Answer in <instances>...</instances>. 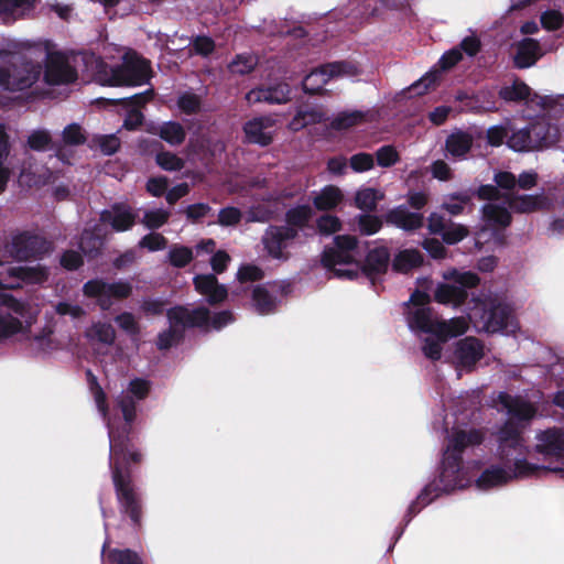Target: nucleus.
Listing matches in <instances>:
<instances>
[{"mask_svg":"<svg viewBox=\"0 0 564 564\" xmlns=\"http://www.w3.org/2000/svg\"><path fill=\"white\" fill-rule=\"evenodd\" d=\"M365 120V113L359 110L339 112L330 126L335 130H346L360 124Z\"/></svg>","mask_w":564,"mask_h":564,"instance_id":"obj_47","label":"nucleus"},{"mask_svg":"<svg viewBox=\"0 0 564 564\" xmlns=\"http://www.w3.org/2000/svg\"><path fill=\"white\" fill-rule=\"evenodd\" d=\"M78 73L74 66L70 65L68 57L63 52L47 53L44 80L46 84L67 85L77 80Z\"/></svg>","mask_w":564,"mask_h":564,"instance_id":"obj_11","label":"nucleus"},{"mask_svg":"<svg viewBox=\"0 0 564 564\" xmlns=\"http://www.w3.org/2000/svg\"><path fill=\"white\" fill-rule=\"evenodd\" d=\"M507 145L517 152H528L535 150L529 126L527 128L513 131L507 140Z\"/></svg>","mask_w":564,"mask_h":564,"instance_id":"obj_45","label":"nucleus"},{"mask_svg":"<svg viewBox=\"0 0 564 564\" xmlns=\"http://www.w3.org/2000/svg\"><path fill=\"white\" fill-rule=\"evenodd\" d=\"M376 160L379 166L391 167L400 161V154L393 145L387 144L376 151Z\"/></svg>","mask_w":564,"mask_h":564,"instance_id":"obj_57","label":"nucleus"},{"mask_svg":"<svg viewBox=\"0 0 564 564\" xmlns=\"http://www.w3.org/2000/svg\"><path fill=\"white\" fill-rule=\"evenodd\" d=\"M177 107L185 115H195L200 111L202 99L193 93H184L177 99Z\"/></svg>","mask_w":564,"mask_h":564,"instance_id":"obj_59","label":"nucleus"},{"mask_svg":"<svg viewBox=\"0 0 564 564\" xmlns=\"http://www.w3.org/2000/svg\"><path fill=\"white\" fill-rule=\"evenodd\" d=\"M463 480V470L456 471L453 468L441 467L438 478L432 482L436 488L434 497H438L443 492H451L456 488H462Z\"/></svg>","mask_w":564,"mask_h":564,"instance_id":"obj_31","label":"nucleus"},{"mask_svg":"<svg viewBox=\"0 0 564 564\" xmlns=\"http://www.w3.org/2000/svg\"><path fill=\"white\" fill-rule=\"evenodd\" d=\"M469 234V229L462 224L452 223L442 235V239L447 245H456L465 239Z\"/></svg>","mask_w":564,"mask_h":564,"instance_id":"obj_61","label":"nucleus"},{"mask_svg":"<svg viewBox=\"0 0 564 564\" xmlns=\"http://www.w3.org/2000/svg\"><path fill=\"white\" fill-rule=\"evenodd\" d=\"M274 124L275 120L269 116L256 117L248 120L242 127L245 142L263 148L269 147L274 139L273 132L270 131Z\"/></svg>","mask_w":564,"mask_h":564,"instance_id":"obj_12","label":"nucleus"},{"mask_svg":"<svg viewBox=\"0 0 564 564\" xmlns=\"http://www.w3.org/2000/svg\"><path fill=\"white\" fill-rule=\"evenodd\" d=\"M167 258L172 267L182 269L193 261L194 254L191 248L176 245L170 249Z\"/></svg>","mask_w":564,"mask_h":564,"instance_id":"obj_49","label":"nucleus"},{"mask_svg":"<svg viewBox=\"0 0 564 564\" xmlns=\"http://www.w3.org/2000/svg\"><path fill=\"white\" fill-rule=\"evenodd\" d=\"M357 225L361 235L370 236L382 228V220L376 215L361 214L357 217Z\"/></svg>","mask_w":564,"mask_h":564,"instance_id":"obj_56","label":"nucleus"},{"mask_svg":"<svg viewBox=\"0 0 564 564\" xmlns=\"http://www.w3.org/2000/svg\"><path fill=\"white\" fill-rule=\"evenodd\" d=\"M154 144L161 149H163V145L161 142L155 141ZM155 163L164 171L167 172H178L181 171L185 162L182 158L176 155L173 152L161 150L155 155Z\"/></svg>","mask_w":564,"mask_h":564,"instance_id":"obj_43","label":"nucleus"},{"mask_svg":"<svg viewBox=\"0 0 564 564\" xmlns=\"http://www.w3.org/2000/svg\"><path fill=\"white\" fill-rule=\"evenodd\" d=\"M321 262L327 270L336 269L340 264H352L355 262L354 254L341 251L334 247H325L322 252Z\"/></svg>","mask_w":564,"mask_h":564,"instance_id":"obj_40","label":"nucleus"},{"mask_svg":"<svg viewBox=\"0 0 564 564\" xmlns=\"http://www.w3.org/2000/svg\"><path fill=\"white\" fill-rule=\"evenodd\" d=\"M390 263V251L387 247L370 249L361 262L360 272L375 286L378 279L387 273Z\"/></svg>","mask_w":564,"mask_h":564,"instance_id":"obj_13","label":"nucleus"},{"mask_svg":"<svg viewBox=\"0 0 564 564\" xmlns=\"http://www.w3.org/2000/svg\"><path fill=\"white\" fill-rule=\"evenodd\" d=\"M378 199L377 191L368 187L357 192L355 203L361 210L373 212L377 208Z\"/></svg>","mask_w":564,"mask_h":564,"instance_id":"obj_54","label":"nucleus"},{"mask_svg":"<svg viewBox=\"0 0 564 564\" xmlns=\"http://www.w3.org/2000/svg\"><path fill=\"white\" fill-rule=\"evenodd\" d=\"M473 144L474 138L469 132L456 130L446 138L445 149L452 158L463 159L469 153Z\"/></svg>","mask_w":564,"mask_h":564,"instance_id":"obj_25","label":"nucleus"},{"mask_svg":"<svg viewBox=\"0 0 564 564\" xmlns=\"http://www.w3.org/2000/svg\"><path fill=\"white\" fill-rule=\"evenodd\" d=\"M344 199L341 191L335 185H326L313 198V205L317 210L327 212L336 208Z\"/></svg>","mask_w":564,"mask_h":564,"instance_id":"obj_33","label":"nucleus"},{"mask_svg":"<svg viewBox=\"0 0 564 564\" xmlns=\"http://www.w3.org/2000/svg\"><path fill=\"white\" fill-rule=\"evenodd\" d=\"M247 99L249 102L285 104L291 99V87L286 83H279L267 88H256L248 93Z\"/></svg>","mask_w":564,"mask_h":564,"instance_id":"obj_21","label":"nucleus"},{"mask_svg":"<svg viewBox=\"0 0 564 564\" xmlns=\"http://www.w3.org/2000/svg\"><path fill=\"white\" fill-rule=\"evenodd\" d=\"M508 207L518 214H530L539 210H546L550 207L549 198L543 195H516L506 194L503 196Z\"/></svg>","mask_w":564,"mask_h":564,"instance_id":"obj_20","label":"nucleus"},{"mask_svg":"<svg viewBox=\"0 0 564 564\" xmlns=\"http://www.w3.org/2000/svg\"><path fill=\"white\" fill-rule=\"evenodd\" d=\"M501 401L508 409V413L511 416L510 420L512 421L518 420L528 422L532 420L536 414L535 406L520 398H510L509 395L505 394L501 395Z\"/></svg>","mask_w":564,"mask_h":564,"instance_id":"obj_29","label":"nucleus"},{"mask_svg":"<svg viewBox=\"0 0 564 564\" xmlns=\"http://www.w3.org/2000/svg\"><path fill=\"white\" fill-rule=\"evenodd\" d=\"M257 65V59L250 54H238L236 58L228 65V69L232 74L247 75L251 73Z\"/></svg>","mask_w":564,"mask_h":564,"instance_id":"obj_52","label":"nucleus"},{"mask_svg":"<svg viewBox=\"0 0 564 564\" xmlns=\"http://www.w3.org/2000/svg\"><path fill=\"white\" fill-rule=\"evenodd\" d=\"M297 238V232L282 225H270L262 235L261 242L268 256L282 262L291 258L288 250Z\"/></svg>","mask_w":564,"mask_h":564,"instance_id":"obj_10","label":"nucleus"},{"mask_svg":"<svg viewBox=\"0 0 564 564\" xmlns=\"http://www.w3.org/2000/svg\"><path fill=\"white\" fill-rule=\"evenodd\" d=\"M455 356L463 367H473L484 357V344L476 337H465L456 344Z\"/></svg>","mask_w":564,"mask_h":564,"instance_id":"obj_22","label":"nucleus"},{"mask_svg":"<svg viewBox=\"0 0 564 564\" xmlns=\"http://www.w3.org/2000/svg\"><path fill=\"white\" fill-rule=\"evenodd\" d=\"M511 317L508 304L490 299L475 308L470 319L479 332L494 334L507 329Z\"/></svg>","mask_w":564,"mask_h":564,"instance_id":"obj_7","label":"nucleus"},{"mask_svg":"<svg viewBox=\"0 0 564 564\" xmlns=\"http://www.w3.org/2000/svg\"><path fill=\"white\" fill-rule=\"evenodd\" d=\"M195 291L206 299L210 306L223 304L228 297L226 285L220 284L217 276L213 273L196 274L193 278Z\"/></svg>","mask_w":564,"mask_h":564,"instance_id":"obj_14","label":"nucleus"},{"mask_svg":"<svg viewBox=\"0 0 564 564\" xmlns=\"http://www.w3.org/2000/svg\"><path fill=\"white\" fill-rule=\"evenodd\" d=\"M434 492H436V488L433 484H427L419 494L416 499L411 502L408 508V511L404 516L405 524H408L414 516H416L422 508L431 503L436 497H434Z\"/></svg>","mask_w":564,"mask_h":564,"instance_id":"obj_41","label":"nucleus"},{"mask_svg":"<svg viewBox=\"0 0 564 564\" xmlns=\"http://www.w3.org/2000/svg\"><path fill=\"white\" fill-rule=\"evenodd\" d=\"M9 278L15 280L7 285L8 289H15L24 284H42L48 279V271L45 267L36 264L29 265H12L7 268Z\"/></svg>","mask_w":564,"mask_h":564,"instance_id":"obj_17","label":"nucleus"},{"mask_svg":"<svg viewBox=\"0 0 564 564\" xmlns=\"http://www.w3.org/2000/svg\"><path fill=\"white\" fill-rule=\"evenodd\" d=\"M531 88L524 83L520 80H516L510 86H503L500 88L498 95L501 99L506 101H523L530 97Z\"/></svg>","mask_w":564,"mask_h":564,"instance_id":"obj_44","label":"nucleus"},{"mask_svg":"<svg viewBox=\"0 0 564 564\" xmlns=\"http://www.w3.org/2000/svg\"><path fill=\"white\" fill-rule=\"evenodd\" d=\"M192 47L195 54L207 57L215 51V41L210 36L197 35L192 41Z\"/></svg>","mask_w":564,"mask_h":564,"instance_id":"obj_64","label":"nucleus"},{"mask_svg":"<svg viewBox=\"0 0 564 564\" xmlns=\"http://www.w3.org/2000/svg\"><path fill=\"white\" fill-rule=\"evenodd\" d=\"M252 301L254 306L260 314H270L275 310V300L269 293V291L258 285L252 291Z\"/></svg>","mask_w":564,"mask_h":564,"instance_id":"obj_46","label":"nucleus"},{"mask_svg":"<svg viewBox=\"0 0 564 564\" xmlns=\"http://www.w3.org/2000/svg\"><path fill=\"white\" fill-rule=\"evenodd\" d=\"M10 153L9 135L6 132L4 126L0 124V193H2L10 178V169L4 165Z\"/></svg>","mask_w":564,"mask_h":564,"instance_id":"obj_42","label":"nucleus"},{"mask_svg":"<svg viewBox=\"0 0 564 564\" xmlns=\"http://www.w3.org/2000/svg\"><path fill=\"white\" fill-rule=\"evenodd\" d=\"M447 278L453 280L457 286L464 288L466 291L467 289L477 288L480 283L478 274L471 271L459 272L457 270H453Z\"/></svg>","mask_w":564,"mask_h":564,"instance_id":"obj_58","label":"nucleus"},{"mask_svg":"<svg viewBox=\"0 0 564 564\" xmlns=\"http://www.w3.org/2000/svg\"><path fill=\"white\" fill-rule=\"evenodd\" d=\"M83 294L95 299L97 305L107 311L112 306L113 300L128 299L132 294V285L127 281L108 283L102 279H91L84 283Z\"/></svg>","mask_w":564,"mask_h":564,"instance_id":"obj_8","label":"nucleus"},{"mask_svg":"<svg viewBox=\"0 0 564 564\" xmlns=\"http://www.w3.org/2000/svg\"><path fill=\"white\" fill-rule=\"evenodd\" d=\"M423 256L416 249H405L400 251L392 261V269L399 273H408L412 269L421 267Z\"/></svg>","mask_w":564,"mask_h":564,"instance_id":"obj_38","label":"nucleus"},{"mask_svg":"<svg viewBox=\"0 0 564 564\" xmlns=\"http://www.w3.org/2000/svg\"><path fill=\"white\" fill-rule=\"evenodd\" d=\"M170 216V212L162 208L148 210L143 215L142 223L147 228L155 230L165 225Z\"/></svg>","mask_w":564,"mask_h":564,"instance_id":"obj_55","label":"nucleus"},{"mask_svg":"<svg viewBox=\"0 0 564 564\" xmlns=\"http://www.w3.org/2000/svg\"><path fill=\"white\" fill-rule=\"evenodd\" d=\"M468 299V292L455 283H440L434 291L435 302L458 307Z\"/></svg>","mask_w":564,"mask_h":564,"instance_id":"obj_26","label":"nucleus"},{"mask_svg":"<svg viewBox=\"0 0 564 564\" xmlns=\"http://www.w3.org/2000/svg\"><path fill=\"white\" fill-rule=\"evenodd\" d=\"M534 149L550 147L556 142V129L545 121H535L529 124Z\"/></svg>","mask_w":564,"mask_h":564,"instance_id":"obj_32","label":"nucleus"},{"mask_svg":"<svg viewBox=\"0 0 564 564\" xmlns=\"http://www.w3.org/2000/svg\"><path fill=\"white\" fill-rule=\"evenodd\" d=\"M542 56L541 46L538 40L524 37L517 44L513 65L516 68L524 69L533 66Z\"/></svg>","mask_w":564,"mask_h":564,"instance_id":"obj_23","label":"nucleus"},{"mask_svg":"<svg viewBox=\"0 0 564 564\" xmlns=\"http://www.w3.org/2000/svg\"><path fill=\"white\" fill-rule=\"evenodd\" d=\"M482 442L484 434L479 430H459L452 435L447 448L463 455L467 447L480 445Z\"/></svg>","mask_w":564,"mask_h":564,"instance_id":"obj_30","label":"nucleus"},{"mask_svg":"<svg viewBox=\"0 0 564 564\" xmlns=\"http://www.w3.org/2000/svg\"><path fill=\"white\" fill-rule=\"evenodd\" d=\"M431 307H417L409 313L408 322L411 328L436 336V322L432 318Z\"/></svg>","mask_w":564,"mask_h":564,"instance_id":"obj_34","label":"nucleus"},{"mask_svg":"<svg viewBox=\"0 0 564 564\" xmlns=\"http://www.w3.org/2000/svg\"><path fill=\"white\" fill-rule=\"evenodd\" d=\"M232 322L234 315L230 311H220L212 316L210 311L208 310V318L206 324L203 326H192V328H199L205 332H208L209 329L220 330Z\"/></svg>","mask_w":564,"mask_h":564,"instance_id":"obj_50","label":"nucleus"},{"mask_svg":"<svg viewBox=\"0 0 564 564\" xmlns=\"http://www.w3.org/2000/svg\"><path fill=\"white\" fill-rule=\"evenodd\" d=\"M535 452L543 456L564 459V429L552 427L536 434Z\"/></svg>","mask_w":564,"mask_h":564,"instance_id":"obj_15","label":"nucleus"},{"mask_svg":"<svg viewBox=\"0 0 564 564\" xmlns=\"http://www.w3.org/2000/svg\"><path fill=\"white\" fill-rule=\"evenodd\" d=\"M326 120V113L319 107L303 106L297 109L289 126L291 130L300 131L307 126L321 123Z\"/></svg>","mask_w":564,"mask_h":564,"instance_id":"obj_27","label":"nucleus"},{"mask_svg":"<svg viewBox=\"0 0 564 564\" xmlns=\"http://www.w3.org/2000/svg\"><path fill=\"white\" fill-rule=\"evenodd\" d=\"M529 476L518 475L513 467H506L505 465H491L486 468L476 480V486L479 489L487 490L494 487L502 486L512 479L528 478Z\"/></svg>","mask_w":564,"mask_h":564,"instance_id":"obj_18","label":"nucleus"},{"mask_svg":"<svg viewBox=\"0 0 564 564\" xmlns=\"http://www.w3.org/2000/svg\"><path fill=\"white\" fill-rule=\"evenodd\" d=\"M360 74L359 67L349 61L325 63L312 69L303 79L302 88L308 95H323L325 85L333 78L354 77Z\"/></svg>","mask_w":564,"mask_h":564,"instance_id":"obj_5","label":"nucleus"},{"mask_svg":"<svg viewBox=\"0 0 564 564\" xmlns=\"http://www.w3.org/2000/svg\"><path fill=\"white\" fill-rule=\"evenodd\" d=\"M313 216L314 210L310 205H296L285 212V225L283 226L292 228L299 235L301 230L310 226Z\"/></svg>","mask_w":564,"mask_h":564,"instance_id":"obj_28","label":"nucleus"},{"mask_svg":"<svg viewBox=\"0 0 564 564\" xmlns=\"http://www.w3.org/2000/svg\"><path fill=\"white\" fill-rule=\"evenodd\" d=\"M137 216L130 206L116 203L111 206V209H105L100 213V220L104 224H109L115 231L123 232L135 225Z\"/></svg>","mask_w":564,"mask_h":564,"instance_id":"obj_16","label":"nucleus"},{"mask_svg":"<svg viewBox=\"0 0 564 564\" xmlns=\"http://www.w3.org/2000/svg\"><path fill=\"white\" fill-rule=\"evenodd\" d=\"M451 202H445L442 208L453 216L463 214L465 206L470 204L471 195L467 192L454 193L449 195Z\"/></svg>","mask_w":564,"mask_h":564,"instance_id":"obj_51","label":"nucleus"},{"mask_svg":"<svg viewBox=\"0 0 564 564\" xmlns=\"http://www.w3.org/2000/svg\"><path fill=\"white\" fill-rule=\"evenodd\" d=\"M147 132L160 137L172 147L181 145L186 139V130L178 121H165L161 124L150 123Z\"/></svg>","mask_w":564,"mask_h":564,"instance_id":"obj_24","label":"nucleus"},{"mask_svg":"<svg viewBox=\"0 0 564 564\" xmlns=\"http://www.w3.org/2000/svg\"><path fill=\"white\" fill-rule=\"evenodd\" d=\"M138 246L149 251H159L166 248L167 239L162 234L150 232L140 239Z\"/></svg>","mask_w":564,"mask_h":564,"instance_id":"obj_63","label":"nucleus"},{"mask_svg":"<svg viewBox=\"0 0 564 564\" xmlns=\"http://www.w3.org/2000/svg\"><path fill=\"white\" fill-rule=\"evenodd\" d=\"M349 165L354 172H367L375 166V159L370 153L359 152L350 156Z\"/></svg>","mask_w":564,"mask_h":564,"instance_id":"obj_62","label":"nucleus"},{"mask_svg":"<svg viewBox=\"0 0 564 564\" xmlns=\"http://www.w3.org/2000/svg\"><path fill=\"white\" fill-rule=\"evenodd\" d=\"M497 455L506 467H513L516 474L536 477L542 473L562 471L550 467L532 464L527 460L528 447L519 424L508 420L497 432Z\"/></svg>","mask_w":564,"mask_h":564,"instance_id":"obj_2","label":"nucleus"},{"mask_svg":"<svg viewBox=\"0 0 564 564\" xmlns=\"http://www.w3.org/2000/svg\"><path fill=\"white\" fill-rule=\"evenodd\" d=\"M151 75L150 62L137 52L126 53L121 65L111 68L109 86H141Z\"/></svg>","mask_w":564,"mask_h":564,"instance_id":"obj_6","label":"nucleus"},{"mask_svg":"<svg viewBox=\"0 0 564 564\" xmlns=\"http://www.w3.org/2000/svg\"><path fill=\"white\" fill-rule=\"evenodd\" d=\"M52 250V243L44 237L30 231L12 236L9 245L10 254L19 261L42 258Z\"/></svg>","mask_w":564,"mask_h":564,"instance_id":"obj_9","label":"nucleus"},{"mask_svg":"<svg viewBox=\"0 0 564 564\" xmlns=\"http://www.w3.org/2000/svg\"><path fill=\"white\" fill-rule=\"evenodd\" d=\"M105 246V239L95 230L85 229L79 239V250L88 259H96L101 254Z\"/></svg>","mask_w":564,"mask_h":564,"instance_id":"obj_36","label":"nucleus"},{"mask_svg":"<svg viewBox=\"0 0 564 564\" xmlns=\"http://www.w3.org/2000/svg\"><path fill=\"white\" fill-rule=\"evenodd\" d=\"M467 329L468 325L464 317H454L449 321L436 322V337L442 343L465 334Z\"/></svg>","mask_w":564,"mask_h":564,"instance_id":"obj_35","label":"nucleus"},{"mask_svg":"<svg viewBox=\"0 0 564 564\" xmlns=\"http://www.w3.org/2000/svg\"><path fill=\"white\" fill-rule=\"evenodd\" d=\"M36 0H0V18L6 22H13L24 11L34 8Z\"/></svg>","mask_w":564,"mask_h":564,"instance_id":"obj_37","label":"nucleus"},{"mask_svg":"<svg viewBox=\"0 0 564 564\" xmlns=\"http://www.w3.org/2000/svg\"><path fill=\"white\" fill-rule=\"evenodd\" d=\"M316 230L322 236H329L341 230L340 219L330 214H324L316 219Z\"/></svg>","mask_w":564,"mask_h":564,"instance_id":"obj_53","label":"nucleus"},{"mask_svg":"<svg viewBox=\"0 0 564 564\" xmlns=\"http://www.w3.org/2000/svg\"><path fill=\"white\" fill-rule=\"evenodd\" d=\"M43 72L42 65L23 52L0 51V86L9 91L31 88Z\"/></svg>","mask_w":564,"mask_h":564,"instance_id":"obj_3","label":"nucleus"},{"mask_svg":"<svg viewBox=\"0 0 564 564\" xmlns=\"http://www.w3.org/2000/svg\"><path fill=\"white\" fill-rule=\"evenodd\" d=\"M169 328L160 332L156 337V347L159 350H167L178 345L185 338V330L192 326H203L208 318V308L197 306L188 308L185 305H175L166 311Z\"/></svg>","mask_w":564,"mask_h":564,"instance_id":"obj_4","label":"nucleus"},{"mask_svg":"<svg viewBox=\"0 0 564 564\" xmlns=\"http://www.w3.org/2000/svg\"><path fill=\"white\" fill-rule=\"evenodd\" d=\"M384 221L404 231H415L424 226L421 213L410 212L404 205H399L384 215Z\"/></svg>","mask_w":564,"mask_h":564,"instance_id":"obj_19","label":"nucleus"},{"mask_svg":"<svg viewBox=\"0 0 564 564\" xmlns=\"http://www.w3.org/2000/svg\"><path fill=\"white\" fill-rule=\"evenodd\" d=\"M107 560L109 564H143L141 556L131 549H111Z\"/></svg>","mask_w":564,"mask_h":564,"instance_id":"obj_48","label":"nucleus"},{"mask_svg":"<svg viewBox=\"0 0 564 564\" xmlns=\"http://www.w3.org/2000/svg\"><path fill=\"white\" fill-rule=\"evenodd\" d=\"M22 329V322L11 315H0V341L7 339Z\"/></svg>","mask_w":564,"mask_h":564,"instance_id":"obj_60","label":"nucleus"},{"mask_svg":"<svg viewBox=\"0 0 564 564\" xmlns=\"http://www.w3.org/2000/svg\"><path fill=\"white\" fill-rule=\"evenodd\" d=\"M151 382L143 378H134L129 382L124 393L119 395L117 406L122 413L124 423L115 426L108 423L109 469L118 503V509L127 517L134 529L142 525L143 498L134 481V467L141 465L143 455L134 444L132 424L137 419V401L148 398Z\"/></svg>","mask_w":564,"mask_h":564,"instance_id":"obj_1","label":"nucleus"},{"mask_svg":"<svg viewBox=\"0 0 564 564\" xmlns=\"http://www.w3.org/2000/svg\"><path fill=\"white\" fill-rule=\"evenodd\" d=\"M482 218L488 225L500 228H506L512 223L510 212L506 207L496 204L484 205Z\"/></svg>","mask_w":564,"mask_h":564,"instance_id":"obj_39","label":"nucleus"}]
</instances>
